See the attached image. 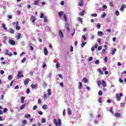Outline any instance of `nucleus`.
<instances>
[{
	"instance_id": "f257e3e1",
	"label": "nucleus",
	"mask_w": 126,
	"mask_h": 126,
	"mask_svg": "<svg viewBox=\"0 0 126 126\" xmlns=\"http://www.w3.org/2000/svg\"><path fill=\"white\" fill-rule=\"evenodd\" d=\"M54 123L55 126H62V120H61V119H59L58 120V121H57V119H55Z\"/></svg>"
},
{
	"instance_id": "f03ea898",
	"label": "nucleus",
	"mask_w": 126,
	"mask_h": 126,
	"mask_svg": "<svg viewBox=\"0 0 126 126\" xmlns=\"http://www.w3.org/2000/svg\"><path fill=\"white\" fill-rule=\"evenodd\" d=\"M123 95L122 93H120L119 94L117 93L116 94V99L117 101H121V97H123Z\"/></svg>"
},
{
	"instance_id": "7ed1b4c3",
	"label": "nucleus",
	"mask_w": 126,
	"mask_h": 126,
	"mask_svg": "<svg viewBox=\"0 0 126 126\" xmlns=\"http://www.w3.org/2000/svg\"><path fill=\"white\" fill-rule=\"evenodd\" d=\"M20 77H23V74H22L21 72L19 71V72H18V74H17V79H19V78H20Z\"/></svg>"
},
{
	"instance_id": "20e7f679",
	"label": "nucleus",
	"mask_w": 126,
	"mask_h": 126,
	"mask_svg": "<svg viewBox=\"0 0 126 126\" xmlns=\"http://www.w3.org/2000/svg\"><path fill=\"white\" fill-rule=\"evenodd\" d=\"M21 27L19 26V23H18V22H16V30H20Z\"/></svg>"
},
{
	"instance_id": "39448f33",
	"label": "nucleus",
	"mask_w": 126,
	"mask_h": 126,
	"mask_svg": "<svg viewBox=\"0 0 126 126\" xmlns=\"http://www.w3.org/2000/svg\"><path fill=\"white\" fill-rule=\"evenodd\" d=\"M101 84L103 85V87H106L107 86V83L103 80H101Z\"/></svg>"
},
{
	"instance_id": "423d86ee",
	"label": "nucleus",
	"mask_w": 126,
	"mask_h": 126,
	"mask_svg": "<svg viewBox=\"0 0 126 126\" xmlns=\"http://www.w3.org/2000/svg\"><path fill=\"white\" fill-rule=\"evenodd\" d=\"M59 35L60 38H63V32H62V31H59Z\"/></svg>"
},
{
	"instance_id": "0eeeda50",
	"label": "nucleus",
	"mask_w": 126,
	"mask_h": 126,
	"mask_svg": "<svg viewBox=\"0 0 126 126\" xmlns=\"http://www.w3.org/2000/svg\"><path fill=\"white\" fill-rule=\"evenodd\" d=\"M65 27L67 31H68V32H70V29H69V26H68V24L67 23H66Z\"/></svg>"
},
{
	"instance_id": "6e6552de",
	"label": "nucleus",
	"mask_w": 126,
	"mask_h": 126,
	"mask_svg": "<svg viewBox=\"0 0 126 126\" xmlns=\"http://www.w3.org/2000/svg\"><path fill=\"white\" fill-rule=\"evenodd\" d=\"M97 36H104V33L101 31L97 32Z\"/></svg>"
},
{
	"instance_id": "1a4fd4ad",
	"label": "nucleus",
	"mask_w": 126,
	"mask_h": 126,
	"mask_svg": "<svg viewBox=\"0 0 126 126\" xmlns=\"http://www.w3.org/2000/svg\"><path fill=\"white\" fill-rule=\"evenodd\" d=\"M30 81V79L29 78H27L25 81H24V84L25 85H27V84H28V83H29Z\"/></svg>"
},
{
	"instance_id": "9d476101",
	"label": "nucleus",
	"mask_w": 126,
	"mask_h": 126,
	"mask_svg": "<svg viewBox=\"0 0 126 126\" xmlns=\"http://www.w3.org/2000/svg\"><path fill=\"white\" fill-rule=\"evenodd\" d=\"M126 4H123L122 6H121V7L120 8V10L121 11H123L124 10V8H126Z\"/></svg>"
},
{
	"instance_id": "9b49d317",
	"label": "nucleus",
	"mask_w": 126,
	"mask_h": 126,
	"mask_svg": "<svg viewBox=\"0 0 126 126\" xmlns=\"http://www.w3.org/2000/svg\"><path fill=\"white\" fill-rule=\"evenodd\" d=\"M44 53L45 56H47L48 55V49L47 48H44Z\"/></svg>"
},
{
	"instance_id": "f8f14e48",
	"label": "nucleus",
	"mask_w": 126,
	"mask_h": 126,
	"mask_svg": "<svg viewBox=\"0 0 126 126\" xmlns=\"http://www.w3.org/2000/svg\"><path fill=\"white\" fill-rule=\"evenodd\" d=\"M51 91H52V90H51V89H48V90H47V94H48V95L49 96H51V95H52V92H51Z\"/></svg>"
},
{
	"instance_id": "ddd939ff",
	"label": "nucleus",
	"mask_w": 126,
	"mask_h": 126,
	"mask_svg": "<svg viewBox=\"0 0 126 126\" xmlns=\"http://www.w3.org/2000/svg\"><path fill=\"white\" fill-rule=\"evenodd\" d=\"M31 21H32V23H34L35 22V21L36 20L35 19V17L32 16L30 19Z\"/></svg>"
},
{
	"instance_id": "4468645a",
	"label": "nucleus",
	"mask_w": 126,
	"mask_h": 126,
	"mask_svg": "<svg viewBox=\"0 0 126 126\" xmlns=\"http://www.w3.org/2000/svg\"><path fill=\"white\" fill-rule=\"evenodd\" d=\"M67 113H68V115H69L70 116V115H71L72 113H71V110L70 109V108H67Z\"/></svg>"
},
{
	"instance_id": "2eb2a0df",
	"label": "nucleus",
	"mask_w": 126,
	"mask_h": 126,
	"mask_svg": "<svg viewBox=\"0 0 126 126\" xmlns=\"http://www.w3.org/2000/svg\"><path fill=\"white\" fill-rule=\"evenodd\" d=\"M21 37V33H17V36H16L17 40H19V39H20Z\"/></svg>"
},
{
	"instance_id": "dca6fc26",
	"label": "nucleus",
	"mask_w": 126,
	"mask_h": 126,
	"mask_svg": "<svg viewBox=\"0 0 126 126\" xmlns=\"http://www.w3.org/2000/svg\"><path fill=\"white\" fill-rule=\"evenodd\" d=\"M9 42L11 45H15V41L12 39H10Z\"/></svg>"
},
{
	"instance_id": "f3484780",
	"label": "nucleus",
	"mask_w": 126,
	"mask_h": 126,
	"mask_svg": "<svg viewBox=\"0 0 126 126\" xmlns=\"http://www.w3.org/2000/svg\"><path fill=\"white\" fill-rule=\"evenodd\" d=\"M2 27L4 29V30H7V28L6 27V26H5V24L2 23Z\"/></svg>"
},
{
	"instance_id": "a211bd4d",
	"label": "nucleus",
	"mask_w": 126,
	"mask_h": 126,
	"mask_svg": "<svg viewBox=\"0 0 126 126\" xmlns=\"http://www.w3.org/2000/svg\"><path fill=\"white\" fill-rule=\"evenodd\" d=\"M42 109L43 110H47L48 109V106H47V105L44 104L42 106Z\"/></svg>"
},
{
	"instance_id": "6ab92c4d",
	"label": "nucleus",
	"mask_w": 126,
	"mask_h": 126,
	"mask_svg": "<svg viewBox=\"0 0 126 126\" xmlns=\"http://www.w3.org/2000/svg\"><path fill=\"white\" fill-rule=\"evenodd\" d=\"M81 88H82V83L79 82L78 89H81Z\"/></svg>"
},
{
	"instance_id": "aec40b11",
	"label": "nucleus",
	"mask_w": 126,
	"mask_h": 126,
	"mask_svg": "<svg viewBox=\"0 0 126 126\" xmlns=\"http://www.w3.org/2000/svg\"><path fill=\"white\" fill-rule=\"evenodd\" d=\"M63 14V11H61L58 13V15L60 16V17H62Z\"/></svg>"
},
{
	"instance_id": "412c9836",
	"label": "nucleus",
	"mask_w": 126,
	"mask_h": 126,
	"mask_svg": "<svg viewBox=\"0 0 126 126\" xmlns=\"http://www.w3.org/2000/svg\"><path fill=\"white\" fill-rule=\"evenodd\" d=\"M85 13V10H83L82 12L80 13V15L81 16H83Z\"/></svg>"
},
{
	"instance_id": "4be33fe9",
	"label": "nucleus",
	"mask_w": 126,
	"mask_h": 126,
	"mask_svg": "<svg viewBox=\"0 0 126 126\" xmlns=\"http://www.w3.org/2000/svg\"><path fill=\"white\" fill-rule=\"evenodd\" d=\"M37 86H38L37 85V84H34V85H31V88L32 89H34V88H36V87H37Z\"/></svg>"
},
{
	"instance_id": "5701e85b",
	"label": "nucleus",
	"mask_w": 126,
	"mask_h": 126,
	"mask_svg": "<svg viewBox=\"0 0 126 126\" xmlns=\"http://www.w3.org/2000/svg\"><path fill=\"white\" fill-rule=\"evenodd\" d=\"M115 116L116 118H120V117H121V114L120 113H116L115 114Z\"/></svg>"
},
{
	"instance_id": "b1692460",
	"label": "nucleus",
	"mask_w": 126,
	"mask_h": 126,
	"mask_svg": "<svg viewBox=\"0 0 126 126\" xmlns=\"http://www.w3.org/2000/svg\"><path fill=\"white\" fill-rule=\"evenodd\" d=\"M30 117H31L30 114H27L25 115V119H28L29 118H30Z\"/></svg>"
},
{
	"instance_id": "393cba45",
	"label": "nucleus",
	"mask_w": 126,
	"mask_h": 126,
	"mask_svg": "<svg viewBox=\"0 0 126 126\" xmlns=\"http://www.w3.org/2000/svg\"><path fill=\"white\" fill-rule=\"evenodd\" d=\"M82 81H83V82H84L85 83H87V81H88L87 78H84L83 79V80H82Z\"/></svg>"
},
{
	"instance_id": "a878e982",
	"label": "nucleus",
	"mask_w": 126,
	"mask_h": 126,
	"mask_svg": "<svg viewBox=\"0 0 126 126\" xmlns=\"http://www.w3.org/2000/svg\"><path fill=\"white\" fill-rule=\"evenodd\" d=\"M116 51H117V50L116 49V48H114L113 50H112L111 51L112 55H115V53H116Z\"/></svg>"
},
{
	"instance_id": "bb28decb",
	"label": "nucleus",
	"mask_w": 126,
	"mask_h": 126,
	"mask_svg": "<svg viewBox=\"0 0 126 126\" xmlns=\"http://www.w3.org/2000/svg\"><path fill=\"white\" fill-rule=\"evenodd\" d=\"M82 0H80V2H79L78 3L79 6H82L83 5V2H82Z\"/></svg>"
},
{
	"instance_id": "cd10ccee",
	"label": "nucleus",
	"mask_w": 126,
	"mask_h": 126,
	"mask_svg": "<svg viewBox=\"0 0 126 126\" xmlns=\"http://www.w3.org/2000/svg\"><path fill=\"white\" fill-rule=\"evenodd\" d=\"M13 76L12 75H9L8 77V79L9 80H11V79H12Z\"/></svg>"
},
{
	"instance_id": "c85d7f7f",
	"label": "nucleus",
	"mask_w": 126,
	"mask_h": 126,
	"mask_svg": "<svg viewBox=\"0 0 126 126\" xmlns=\"http://www.w3.org/2000/svg\"><path fill=\"white\" fill-rule=\"evenodd\" d=\"M24 108H25V104H24L22 106H21L20 109V110H23Z\"/></svg>"
},
{
	"instance_id": "c756f323",
	"label": "nucleus",
	"mask_w": 126,
	"mask_h": 126,
	"mask_svg": "<svg viewBox=\"0 0 126 126\" xmlns=\"http://www.w3.org/2000/svg\"><path fill=\"white\" fill-rule=\"evenodd\" d=\"M9 32L11 34L14 33V30L11 28L10 29Z\"/></svg>"
},
{
	"instance_id": "7c9ffc66",
	"label": "nucleus",
	"mask_w": 126,
	"mask_h": 126,
	"mask_svg": "<svg viewBox=\"0 0 126 126\" xmlns=\"http://www.w3.org/2000/svg\"><path fill=\"white\" fill-rule=\"evenodd\" d=\"M97 71H98V72H99L100 74H104V73L101 70V69L98 68L97 69Z\"/></svg>"
},
{
	"instance_id": "2f4dec72",
	"label": "nucleus",
	"mask_w": 126,
	"mask_h": 126,
	"mask_svg": "<svg viewBox=\"0 0 126 126\" xmlns=\"http://www.w3.org/2000/svg\"><path fill=\"white\" fill-rule=\"evenodd\" d=\"M98 102L99 103H100V104H102V98L101 97H99L98 99Z\"/></svg>"
},
{
	"instance_id": "473e14b6",
	"label": "nucleus",
	"mask_w": 126,
	"mask_h": 126,
	"mask_svg": "<svg viewBox=\"0 0 126 126\" xmlns=\"http://www.w3.org/2000/svg\"><path fill=\"white\" fill-rule=\"evenodd\" d=\"M63 18H64V20L65 22H66V21H67V20L66 19V16L65 15V14H63Z\"/></svg>"
},
{
	"instance_id": "72a5a7b5",
	"label": "nucleus",
	"mask_w": 126,
	"mask_h": 126,
	"mask_svg": "<svg viewBox=\"0 0 126 126\" xmlns=\"http://www.w3.org/2000/svg\"><path fill=\"white\" fill-rule=\"evenodd\" d=\"M41 123H46V119L42 118L41 119Z\"/></svg>"
},
{
	"instance_id": "f704fd0d",
	"label": "nucleus",
	"mask_w": 126,
	"mask_h": 126,
	"mask_svg": "<svg viewBox=\"0 0 126 126\" xmlns=\"http://www.w3.org/2000/svg\"><path fill=\"white\" fill-rule=\"evenodd\" d=\"M22 123L23 124V125H27V121L26 120L23 121Z\"/></svg>"
},
{
	"instance_id": "c9c22d12",
	"label": "nucleus",
	"mask_w": 126,
	"mask_h": 126,
	"mask_svg": "<svg viewBox=\"0 0 126 126\" xmlns=\"http://www.w3.org/2000/svg\"><path fill=\"white\" fill-rule=\"evenodd\" d=\"M38 4H39V2H38L37 0H35L34 2V5H38Z\"/></svg>"
},
{
	"instance_id": "e433bc0d",
	"label": "nucleus",
	"mask_w": 126,
	"mask_h": 126,
	"mask_svg": "<svg viewBox=\"0 0 126 126\" xmlns=\"http://www.w3.org/2000/svg\"><path fill=\"white\" fill-rule=\"evenodd\" d=\"M102 94H103V92L101 91H99L98 92V95L99 96H102Z\"/></svg>"
},
{
	"instance_id": "4c0bfd02",
	"label": "nucleus",
	"mask_w": 126,
	"mask_h": 126,
	"mask_svg": "<svg viewBox=\"0 0 126 126\" xmlns=\"http://www.w3.org/2000/svg\"><path fill=\"white\" fill-rule=\"evenodd\" d=\"M106 13H104L103 14L101 15V18H104V17H106Z\"/></svg>"
},
{
	"instance_id": "58836bf2",
	"label": "nucleus",
	"mask_w": 126,
	"mask_h": 126,
	"mask_svg": "<svg viewBox=\"0 0 126 126\" xmlns=\"http://www.w3.org/2000/svg\"><path fill=\"white\" fill-rule=\"evenodd\" d=\"M86 42H83L82 44H81V47L82 48H83L85 45H86Z\"/></svg>"
},
{
	"instance_id": "ea45409f",
	"label": "nucleus",
	"mask_w": 126,
	"mask_h": 126,
	"mask_svg": "<svg viewBox=\"0 0 126 126\" xmlns=\"http://www.w3.org/2000/svg\"><path fill=\"white\" fill-rule=\"evenodd\" d=\"M91 16H92L93 17H96V16H97V14H96V13L92 14L91 15Z\"/></svg>"
},
{
	"instance_id": "a19ab883",
	"label": "nucleus",
	"mask_w": 126,
	"mask_h": 126,
	"mask_svg": "<svg viewBox=\"0 0 126 126\" xmlns=\"http://www.w3.org/2000/svg\"><path fill=\"white\" fill-rule=\"evenodd\" d=\"M24 99H25V97L22 96L21 97V103H24Z\"/></svg>"
},
{
	"instance_id": "79ce46f5",
	"label": "nucleus",
	"mask_w": 126,
	"mask_h": 126,
	"mask_svg": "<svg viewBox=\"0 0 126 126\" xmlns=\"http://www.w3.org/2000/svg\"><path fill=\"white\" fill-rule=\"evenodd\" d=\"M100 63V61L99 60H97L94 62L95 64H98V63Z\"/></svg>"
},
{
	"instance_id": "37998d69",
	"label": "nucleus",
	"mask_w": 126,
	"mask_h": 126,
	"mask_svg": "<svg viewBox=\"0 0 126 126\" xmlns=\"http://www.w3.org/2000/svg\"><path fill=\"white\" fill-rule=\"evenodd\" d=\"M27 94H29L30 93V89H27L26 90Z\"/></svg>"
},
{
	"instance_id": "c03bdc74",
	"label": "nucleus",
	"mask_w": 126,
	"mask_h": 126,
	"mask_svg": "<svg viewBox=\"0 0 126 126\" xmlns=\"http://www.w3.org/2000/svg\"><path fill=\"white\" fill-rule=\"evenodd\" d=\"M107 8L108 7L106 5H103L102 6V8H103V9H107Z\"/></svg>"
},
{
	"instance_id": "a18cd8bd",
	"label": "nucleus",
	"mask_w": 126,
	"mask_h": 126,
	"mask_svg": "<svg viewBox=\"0 0 126 126\" xmlns=\"http://www.w3.org/2000/svg\"><path fill=\"white\" fill-rule=\"evenodd\" d=\"M40 18H44V13H40Z\"/></svg>"
},
{
	"instance_id": "49530a36",
	"label": "nucleus",
	"mask_w": 126,
	"mask_h": 126,
	"mask_svg": "<svg viewBox=\"0 0 126 126\" xmlns=\"http://www.w3.org/2000/svg\"><path fill=\"white\" fill-rule=\"evenodd\" d=\"M96 27L98 28V29H100V28L101 27V25L100 24H97L96 25Z\"/></svg>"
},
{
	"instance_id": "de8ad7c7",
	"label": "nucleus",
	"mask_w": 126,
	"mask_h": 126,
	"mask_svg": "<svg viewBox=\"0 0 126 126\" xmlns=\"http://www.w3.org/2000/svg\"><path fill=\"white\" fill-rule=\"evenodd\" d=\"M78 20L79 21V22H81V23H82V19L81 18H78Z\"/></svg>"
},
{
	"instance_id": "09e8293b",
	"label": "nucleus",
	"mask_w": 126,
	"mask_h": 126,
	"mask_svg": "<svg viewBox=\"0 0 126 126\" xmlns=\"http://www.w3.org/2000/svg\"><path fill=\"white\" fill-rule=\"evenodd\" d=\"M56 68H59V67H60V63H57L56 65Z\"/></svg>"
},
{
	"instance_id": "8fccbe9b",
	"label": "nucleus",
	"mask_w": 126,
	"mask_h": 126,
	"mask_svg": "<svg viewBox=\"0 0 126 126\" xmlns=\"http://www.w3.org/2000/svg\"><path fill=\"white\" fill-rule=\"evenodd\" d=\"M7 111H8L7 108H5L3 109V113H6L7 112Z\"/></svg>"
},
{
	"instance_id": "3c124183",
	"label": "nucleus",
	"mask_w": 126,
	"mask_h": 126,
	"mask_svg": "<svg viewBox=\"0 0 126 126\" xmlns=\"http://www.w3.org/2000/svg\"><path fill=\"white\" fill-rule=\"evenodd\" d=\"M104 61L105 62V63H107V62H108V57H105L104 58Z\"/></svg>"
},
{
	"instance_id": "603ef678",
	"label": "nucleus",
	"mask_w": 126,
	"mask_h": 126,
	"mask_svg": "<svg viewBox=\"0 0 126 126\" xmlns=\"http://www.w3.org/2000/svg\"><path fill=\"white\" fill-rule=\"evenodd\" d=\"M91 51H92V52H94V51H95V47L94 46H93L91 48Z\"/></svg>"
},
{
	"instance_id": "864d4df0",
	"label": "nucleus",
	"mask_w": 126,
	"mask_h": 126,
	"mask_svg": "<svg viewBox=\"0 0 126 126\" xmlns=\"http://www.w3.org/2000/svg\"><path fill=\"white\" fill-rule=\"evenodd\" d=\"M48 21V20L47 19V17H44V22H47Z\"/></svg>"
},
{
	"instance_id": "5fc2aeb1",
	"label": "nucleus",
	"mask_w": 126,
	"mask_h": 126,
	"mask_svg": "<svg viewBox=\"0 0 126 126\" xmlns=\"http://www.w3.org/2000/svg\"><path fill=\"white\" fill-rule=\"evenodd\" d=\"M7 56H8L9 57H11V56H12V53L11 52H9Z\"/></svg>"
},
{
	"instance_id": "6e6d98bb",
	"label": "nucleus",
	"mask_w": 126,
	"mask_h": 126,
	"mask_svg": "<svg viewBox=\"0 0 126 126\" xmlns=\"http://www.w3.org/2000/svg\"><path fill=\"white\" fill-rule=\"evenodd\" d=\"M16 12H17V14H18V15H20V13H21V11H19V10H17V11H16Z\"/></svg>"
},
{
	"instance_id": "4d7b16f0",
	"label": "nucleus",
	"mask_w": 126,
	"mask_h": 126,
	"mask_svg": "<svg viewBox=\"0 0 126 126\" xmlns=\"http://www.w3.org/2000/svg\"><path fill=\"white\" fill-rule=\"evenodd\" d=\"M46 66H47V64H46L45 63H43V64L42 66L43 68H45L46 67Z\"/></svg>"
},
{
	"instance_id": "13d9d810",
	"label": "nucleus",
	"mask_w": 126,
	"mask_h": 126,
	"mask_svg": "<svg viewBox=\"0 0 126 126\" xmlns=\"http://www.w3.org/2000/svg\"><path fill=\"white\" fill-rule=\"evenodd\" d=\"M82 37L83 38V39H84V41H85V40H86V37H85V35H82Z\"/></svg>"
},
{
	"instance_id": "bf43d9fd",
	"label": "nucleus",
	"mask_w": 126,
	"mask_h": 126,
	"mask_svg": "<svg viewBox=\"0 0 126 126\" xmlns=\"http://www.w3.org/2000/svg\"><path fill=\"white\" fill-rule=\"evenodd\" d=\"M110 113H112V114H114V111H113V108H110Z\"/></svg>"
},
{
	"instance_id": "052dcab7",
	"label": "nucleus",
	"mask_w": 126,
	"mask_h": 126,
	"mask_svg": "<svg viewBox=\"0 0 126 126\" xmlns=\"http://www.w3.org/2000/svg\"><path fill=\"white\" fill-rule=\"evenodd\" d=\"M101 81H98L97 82V85H98V86H100V85H101Z\"/></svg>"
},
{
	"instance_id": "680f3d73",
	"label": "nucleus",
	"mask_w": 126,
	"mask_h": 126,
	"mask_svg": "<svg viewBox=\"0 0 126 126\" xmlns=\"http://www.w3.org/2000/svg\"><path fill=\"white\" fill-rule=\"evenodd\" d=\"M116 14L117 16H118V15H120V12H119V11H116Z\"/></svg>"
},
{
	"instance_id": "e2e57ef3",
	"label": "nucleus",
	"mask_w": 126,
	"mask_h": 126,
	"mask_svg": "<svg viewBox=\"0 0 126 126\" xmlns=\"http://www.w3.org/2000/svg\"><path fill=\"white\" fill-rule=\"evenodd\" d=\"M38 104H42V101H41V99H38Z\"/></svg>"
},
{
	"instance_id": "0e129e2a",
	"label": "nucleus",
	"mask_w": 126,
	"mask_h": 126,
	"mask_svg": "<svg viewBox=\"0 0 126 126\" xmlns=\"http://www.w3.org/2000/svg\"><path fill=\"white\" fill-rule=\"evenodd\" d=\"M38 113L39 115H40V116H42V115H43V112L42 111H38Z\"/></svg>"
},
{
	"instance_id": "69168bd1",
	"label": "nucleus",
	"mask_w": 126,
	"mask_h": 126,
	"mask_svg": "<svg viewBox=\"0 0 126 126\" xmlns=\"http://www.w3.org/2000/svg\"><path fill=\"white\" fill-rule=\"evenodd\" d=\"M93 58H92V57H90V58H89V62H91V61H93Z\"/></svg>"
},
{
	"instance_id": "338daca9",
	"label": "nucleus",
	"mask_w": 126,
	"mask_h": 126,
	"mask_svg": "<svg viewBox=\"0 0 126 126\" xmlns=\"http://www.w3.org/2000/svg\"><path fill=\"white\" fill-rule=\"evenodd\" d=\"M109 5H110V6H114V5L113 4V2L112 1L110 2Z\"/></svg>"
},
{
	"instance_id": "774afa93",
	"label": "nucleus",
	"mask_w": 126,
	"mask_h": 126,
	"mask_svg": "<svg viewBox=\"0 0 126 126\" xmlns=\"http://www.w3.org/2000/svg\"><path fill=\"white\" fill-rule=\"evenodd\" d=\"M37 109V105H34L33 107V110H36Z\"/></svg>"
}]
</instances>
